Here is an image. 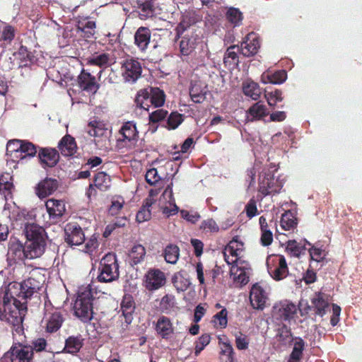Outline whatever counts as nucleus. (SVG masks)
<instances>
[{"mask_svg":"<svg viewBox=\"0 0 362 362\" xmlns=\"http://www.w3.org/2000/svg\"><path fill=\"white\" fill-rule=\"evenodd\" d=\"M243 251V243L238 240V237L234 238L223 250L226 262L232 265L239 264L240 262H244L241 259Z\"/></svg>","mask_w":362,"mask_h":362,"instance_id":"6","label":"nucleus"},{"mask_svg":"<svg viewBox=\"0 0 362 362\" xmlns=\"http://www.w3.org/2000/svg\"><path fill=\"white\" fill-rule=\"evenodd\" d=\"M243 92L245 95L257 100L261 95V89L257 83L250 81L243 86Z\"/></svg>","mask_w":362,"mask_h":362,"instance_id":"37","label":"nucleus"},{"mask_svg":"<svg viewBox=\"0 0 362 362\" xmlns=\"http://www.w3.org/2000/svg\"><path fill=\"white\" fill-rule=\"evenodd\" d=\"M250 300L255 309L262 310L266 305L267 296L259 285L255 284L250 291Z\"/></svg>","mask_w":362,"mask_h":362,"instance_id":"14","label":"nucleus"},{"mask_svg":"<svg viewBox=\"0 0 362 362\" xmlns=\"http://www.w3.org/2000/svg\"><path fill=\"white\" fill-rule=\"evenodd\" d=\"M22 141L21 140H13L8 141L7 144V151L10 153L18 152L21 151Z\"/></svg>","mask_w":362,"mask_h":362,"instance_id":"62","label":"nucleus"},{"mask_svg":"<svg viewBox=\"0 0 362 362\" xmlns=\"http://www.w3.org/2000/svg\"><path fill=\"white\" fill-rule=\"evenodd\" d=\"M40 284L33 277L22 283H10L6 289L7 298H13V303H8L4 309V320L14 327H19L27 313L26 300L39 290Z\"/></svg>","mask_w":362,"mask_h":362,"instance_id":"1","label":"nucleus"},{"mask_svg":"<svg viewBox=\"0 0 362 362\" xmlns=\"http://www.w3.org/2000/svg\"><path fill=\"white\" fill-rule=\"evenodd\" d=\"M21 152L25 153L26 156H34L37 151L35 146L29 142H24L22 141V146Z\"/></svg>","mask_w":362,"mask_h":362,"instance_id":"59","label":"nucleus"},{"mask_svg":"<svg viewBox=\"0 0 362 362\" xmlns=\"http://www.w3.org/2000/svg\"><path fill=\"white\" fill-rule=\"evenodd\" d=\"M144 284L147 290L155 291L166 284V276L160 270L152 269L145 274Z\"/></svg>","mask_w":362,"mask_h":362,"instance_id":"8","label":"nucleus"},{"mask_svg":"<svg viewBox=\"0 0 362 362\" xmlns=\"http://www.w3.org/2000/svg\"><path fill=\"white\" fill-rule=\"evenodd\" d=\"M276 182L274 177L271 175H265L260 180L259 182V191L264 195L273 192H277L279 188L274 187V184Z\"/></svg>","mask_w":362,"mask_h":362,"instance_id":"27","label":"nucleus"},{"mask_svg":"<svg viewBox=\"0 0 362 362\" xmlns=\"http://www.w3.org/2000/svg\"><path fill=\"white\" fill-rule=\"evenodd\" d=\"M63 319L59 313H54L48 318L47 323V330L49 332L57 331L62 325Z\"/></svg>","mask_w":362,"mask_h":362,"instance_id":"38","label":"nucleus"},{"mask_svg":"<svg viewBox=\"0 0 362 362\" xmlns=\"http://www.w3.org/2000/svg\"><path fill=\"white\" fill-rule=\"evenodd\" d=\"M82 346V340L78 337H70L66 341L64 351L67 353L75 354Z\"/></svg>","mask_w":362,"mask_h":362,"instance_id":"39","label":"nucleus"},{"mask_svg":"<svg viewBox=\"0 0 362 362\" xmlns=\"http://www.w3.org/2000/svg\"><path fill=\"white\" fill-rule=\"evenodd\" d=\"M173 284L178 291H184L188 288L190 285L189 279L182 274H176L173 277Z\"/></svg>","mask_w":362,"mask_h":362,"instance_id":"40","label":"nucleus"},{"mask_svg":"<svg viewBox=\"0 0 362 362\" xmlns=\"http://www.w3.org/2000/svg\"><path fill=\"white\" fill-rule=\"evenodd\" d=\"M296 310V306L293 303L283 301L274 305L273 315L277 319L286 320L293 317Z\"/></svg>","mask_w":362,"mask_h":362,"instance_id":"10","label":"nucleus"},{"mask_svg":"<svg viewBox=\"0 0 362 362\" xmlns=\"http://www.w3.org/2000/svg\"><path fill=\"white\" fill-rule=\"evenodd\" d=\"M194 47V42L193 40L184 37L180 42V50L182 54L189 55Z\"/></svg>","mask_w":362,"mask_h":362,"instance_id":"48","label":"nucleus"},{"mask_svg":"<svg viewBox=\"0 0 362 362\" xmlns=\"http://www.w3.org/2000/svg\"><path fill=\"white\" fill-rule=\"evenodd\" d=\"M88 62L91 64L98 66H107L111 64L112 60L109 55L105 53L93 55L88 59Z\"/></svg>","mask_w":362,"mask_h":362,"instance_id":"46","label":"nucleus"},{"mask_svg":"<svg viewBox=\"0 0 362 362\" xmlns=\"http://www.w3.org/2000/svg\"><path fill=\"white\" fill-rule=\"evenodd\" d=\"M268 115V112L264 105L261 102H257L252 105L246 112V120L253 122L260 120Z\"/></svg>","mask_w":362,"mask_h":362,"instance_id":"18","label":"nucleus"},{"mask_svg":"<svg viewBox=\"0 0 362 362\" xmlns=\"http://www.w3.org/2000/svg\"><path fill=\"white\" fill-rule=\"evenodd\" d=\"M134 303L131 296H124L121 303V310L127 324L131 323L133 317L132 314L134 310Z\"/></svg>","mask_w":362,"mask_h":362,"instance_id":"24","label":"nucleus"},{"mask_svg":"<svg viewBox=\"0 0 362 362\" xmlns=\"http://www.w3.org/2000/svg\"><path fill=\"white\" fill-rule=\"evenodd\" d=\"M75 315L83 322H89L93 315V294L89 286L79 288L74 304Z\"/></svg>","mask_w":362,"mask_h":362,"instance_id":"3","label":"nucleus"},{"mask_svg":"<svg viewBox=\"0 0 362 362\" xmlns=\"http://www.w3.org/2000/svg\"><path fill=\"white\" fill-rule=\"evenodd\" d=\"M148 102H149V97L146 90L140 91L136 98V103L138 106L145 110H148Z\"/></svg>","mask_w":362,"mask_h":362,"instance_id":"52","label":"nucleus"},{"mask_svg":"<svg viewBox=\"0 0 362 362\" xmlns=\"http://www.w3.org/2000/svg\"><path fill=\"white\" fill-rule=\"evenodd\" d=\"M210 339L211 337L209 334H203L199 338L195 347L196 355H198L209 344Z\"/></svg>","mask_w":362,"mask_h":362,"instance_id":"55","label":"nucleus"},{"mask_svg":"<svg viewBox=\"0 0 362 362\" xmlns=\"http://www.w3.org/2000/svg\"><path fill=\"white\" fill-rule=\"evenodd\" d=\"M25 235L28 241L23 250L24 256L28 259L40 257L46 245L45 230L37 225L29 224L25 227Z\"/></svg>","mask_w":362,"mask_h":362,"instance_id":"2","label":"nucleus"},{"mask_svg":"<svg viewBox=\"0 0 362 362\" xmlns=\"http://www.w3.org/2000/svg\"><path fill=\"white\" fill-rule=\"evenodd\" d=\"M150 37L151 33L149 30L146 28L141 27L134 35L135 43L141 50H144L150 42Z\"/></svg>","mask_w":362,"mask_h":362,"instance_id":"25","label":"nucleus"},{"mask_svg":"<svg viewBox=\"0 0 362 362\" xmlns=\"http://www.w3.org/2000/svg\"><path fill=\"white\" fill-rule=\"evenodd\" d=\"M130 258L132 259L134 264L139 263L145 255V249L141 245H134L129 254Z\"/></svg>","mask_w":362,"mask_h":362,"instance_id":"47","label":"nucleus"},{"mask_svg":"<svg viewBox=\"0 0 362 362\" xmlns=\"http://www.w3.org/2000/svg\"><path fill=\"white\" fill-rule=\"evenodd\" d=\"M157 206L165 217H170L178 212V207L175 203L172 183L166 187L163 194L157 199Z\"/></svg>","mask_w":362,"mask_h":362,"instance_id":"5","label":"nucleus"},{"mask_svg":"<svg viewBox=\"0 0 362 362\" xmlns=\"http://www.w3.org/2000/svg\"><path fill=\"white\" fill-rule=\"evenodd\" d=\"M156 331L163 337L172 334L173 329L170 320L166 317H160L157 322Z\"/></svg>","mask_w":362,"mask_h":362,"instance_id":"31","label":"nucleus"},{"mask_svg":"<svg viewBox=\"0 0 362 362\" xmlns=\"http://www.w3.org/2000/svg\"><path fill=\"white\" fill-rule=\"evenodd\" d=\"M294 339L292 338L290 330L285 326L278 329L274 345L276 348L289 344Z\"/></svg>","mask_w":362,"mask_h":362,"instance_id":"26","label":"nucleus"},{"mask_svg":"<svg viewBox=\"0 0 362 362\" xmlns=\"http://www.w3.org/2000/svg\"><path fill=\"white\" fill-rule=\"evenodd\" d=\"M165 95L159 88H153L151 89V97L149 102L155 107H160L164 104Z\"/></svg>","mask_w":362,"mask_h":362,"instance_id":"42","label":"nucleus"},{"mask_svg":"<svg viewBox=\"0 0 362 362\" xmlns=\"http://www.w3.org/2000/svg\"><path fill=\"white\" fill-rule=\"evenodd\" d=\"M288 274V269L286 259L283 256L279 257L278 266L272 272V276L276 280H281L287 276Z\"/></svg>","mask_w":362,"mask_h":362,"instance_id":"32","label":"nucleus"},{"mask_svg":"<svg viewBox=\"0 0 362 362\" xmlns=\"http://www.w3.org/2000/svg\"><path fill=\"white\" fill-rule=\"evenodd\" d=\"M58 147L62 154L66 156L73 155L77 148L74 139L70 135L64 136L60 141Z\"/></svg>","mask_w":362,"mask_h":362,"instance_id":"23","label":"nucleus"},{"mask_svg":"<svg viewBox=\"0 0 362 362\" xmlns=\"http://www.w3.org/2000/svg\"><path fill=\"white\" fill-rule=\"evenodd\" d=\"M235 343L238 349L243 350L247 348L249 340L245 335L240 334L235 337Z\"/></svg>","mask_w":362,"mask_h":362,"instance_id":"60","label":"nucleus"},{"mask_svg":"<svg viewBox=\"0 0 362 362\" xmlns=\"http://www.w3.org/2000/svg\"><path fill=\"white\" fill-rule=\"evenodd\" d=\"M316 313L320 315H323L325 313V308L328 306L327 301L325 299L323 293L318 292L315 294L312 300Z\"/></svg>","mask_w":362,"mask_h":362,"instance_id":"36","label":"nucleus"},{"mask_svg":"<svg viewBox=\"0 0 362 362\" xmlns=\"http://www.w3.org/2000/svg\"><path fill=\"white\" fill-rule=\"evenodd\" d=\"M214 317L218 321V325L221 327H226L227 325V311L223 309L221 312L217 313Z\"/></svg>","mask_w":362,"mask_h":362,"instance_id":"63","label":"nucleus"},{"mask_svg":"<svg viewBox=\"0 0 362 362\" xmlns=\"http://www.w3.org/2000/svg\"><path fill=\"white\" fill-rule=\"evenodd\" d=\"M98 245V237L95 235H92L86 244V251L87 252H92L97 248Z\"/></svg>","mask_w":362,"mask_h":362,"instance_id":"64","label":"nucleus"},{"mask_svg":"<svg viewBox=\"0 0 362 362\" xmlns=\"http://www.w3.org/2000/svg\"><path fill=\"white\" fill-rule=\"evenodd\" d=\"M227 18L235 25L242 20V14L238 9L230 8L227 12Z\"/></svg>","mask_w":362,"mask_h":362,"instance_id":"54","label":"nucleus"},{"mask_svg":"<svg viewBox=\"0 0 362 362\" xmlns=\"http://www.w3.org/2000/svg\"><path fill=\"white\" fill-rule=\"evenodd\" d=\"M200 228L207 233H217L219 228L212 219H208L202 222Z\"/></svg>","mask_w":362,"mask_h":362,"instance_id":"53","label":"nucleus"},{"mask_svg":"<svg viewBox=\"0 0 362 362\" xmlns=\"http://www.w3.org/2000/svg\"><path fill=\"white\" fill-rule=\"evenodd\" d=\"M111 185L110 177L104 172L98 173L94 180V185L102 191L108 189Z\"/></svg>","mask_w":362,"mask_h":362,"instance_id":"35","label":"nucleus"},{"mask_svg":"<svg viewBox=\"0 0 362 362\" xmlns=\"http://www.w3.org/2000/svg\"><path fill=\"white\" fill-rule=\"evenodd\" d=\"M208 92L207 86L202 81H194L192 83L189 93L195 103H202L204 100Z\"/></svg>","mask_w":362,"mask_h":362,"instance_id":"17","label":"nucleus"},{"mask_svg":"<svg viewBox=\"0 0 362 362\" xmlns=\"http://www.w3.org/2000/svg\"><path fill=\"white\" fill-rule=\"evenodd\" d=\"M237 50L238 48L235 46H231L227 49L224 57L226 65L237 66L238 64Z\"/></svg>","mask_w":362,"mask_h":362,"instance_id":"43","label":"nucleus"},{"mask_svg":"<svg viewBox=\"0 0 362 362\" xmlns=\"http://www.w3.org/2000/svg\"><path fill=\"white\" fill-rule=\"evenodd\" d=\"M65 240L70 245H79L85 240L82 229L74 225H68L65 228Z\"/></svg>","mask_w":362,"mask_h":362,"instance_id":"15","label":"nucleus"},{"mask_svg":"<svg viewBox=\"0 0 362 362\" xmlns=\"http://www.w3.org/2000/svg\"><path fill=\"white\" fill-rule=\"evenodd\" d=\"M309 254L310 259L317 262L322 261L326 255L325 251L322 249L316 247L315 246H312L309 249Z\"/></svg>","mask_w":362,"mask_h":362,"instance_id":"50","label":"nucleus"},{"mask_svg":"<svg viewBox=\"0 0 362 362\" xmlns=\"http://www.w3.org/2000/svg\"><path fill=\"white\" fill-rule=\"evenodd\" d=\"M259 42L257 37L252 33L247 35L246 40L241 44V52L245 57L255 55L259 48Z\"/></svg>","mask_w":362,"mask_h":362,"instance_id":"16","label":"nucleus"},{"mask_svg":"<svg viewBox=\"0 0 362 362\" xmlns=\"http://www.w3.org/2000/svg\"><path fill=\"white\" fill-rule=\"evenodd\" d=\"M58 188L56 180L45 178L41 180L35 187V194L40 199H44L53 194Z\"/></svg>","mask_w":362,"mask_h":362,"instance_id":"11","label":"nucleus"},{"mask_svg":"<svg viewBox=\"0 0 362 362\" xmlns=\"http://www.w3.org/2000/svg\"><path fill=\"white\" fill-rule=\"evenodd\" d=\"M160 307L163 309L168 310L173 308L175 305V297L173 295H165L160 300Z\"/></svg>","mask_w":362,"mask_h":362,"instance_id":"58","label":"nucleus"},{"mask_svg":"<svg viewBox=\"0 0 362 362\" xmlns=\"http://www.w3.org/2000/svg\"><path fill=\"white\" fill-rule=\"evenodd\" d=\"M45 206L52 218L62 216L66 210L64 202L59 199H49L45 202Z\"/></svg>","mask_w":362,"mask_h":362,"instance_id":"20","label":"nucleus"},{"mask_svg":"<svg viewBox=\"0 0 362 362\" xmlns=\"http://www.w3.org/2000/svg\"><path fill=\"white\" fill-rule=\"evenodd\" d=\"M125 202L123 197L120 196L112 198L111 205L109 208V213L112 216L117 215L123 208Z\"/></svg>","mask_w":362,"mask_h":362,"instance_id":"45","label":"nucleus"},{"mask_svg":"<svg viewBox=\"0 0 362 362\" xmlns=\"http://www.w3.org/2000/svg\"><path fill=\"white\" fill-rule=\"evenodd\" d=\"M88 127V134L94 137L106 136V134L108 133L107 129H106L105 125L100 122H90Z\"/></svg>","mask_w":362,"mask_h":362,"instance_id":"33","label":"nucleus"},{"mask_svg":"<svg viewBox=\"0 0 362 362\" xmlns=\"http://www.w3.org/2000/svg\"><path fill=\"white\" fill-rule=\"evenodd\" d=\"M160 177L158 174V171L156 168H151L148 170L146 173V180L150 185H155L159 180Z\"/></svg>","mask_w":362,"mask_h":362,"instance_id":"57","label":"nucleus"},{"mask_svg":"<svg viewBox=\"0 0 362 362\" xmlns=\"http://www.w3.org/2000/svg\"><path fill=\"white\" fill-rule=\"evenodd\" d=\"M286 250L291 255L298 257L304 248L299 246L296 240H289L286 243Z\"/></svg>","mask_w":362,"mask_h":362,"instance_id":"49","label":"nucleus"},{"mask_svg":"<svg viewBox=\"0 0 362 362\" xmlns=\"http://www.w3.org/2000/svg\"><path fill=\"white\" fill-rule=\"evenodd\" d=\"M9 357L11 362H31L33 349L31 346L18 345L11 348Z\"/></svg>","mask_w":362,"mask_h":362,"instance_id":"9","label":"nucleus"},{"mask_svg":"<svg viewBox=\"0 0 362 362\" xmlns=\"http://www.w3.org/2000/svg\"><path fill=\"white\" fill-rule=\"evenodd\" d=\"M13 189L12 177L9 173H4L0 176V193L6 199L11 195Z\"/></svg>","mask_w":362,"mask_h":362,"instance_id":"28","label":"nucleus"},{"mask_svg":"<svg viewBox=\"0 0 362 362\" xmlns=\"http://www.w3.org/2000/svg\"><path fill=\"white\" fill-rule=\"evenodd\" d=\"M182 115L177 112H173L168 117V124L170 128L175 129L182 123Z\"/></svg>","mask_w":362,"mask_h":362,"instance_id":"56","label":"nucleus"},{"mask_svg":"<svg viewBox=\"0 0 362 362\" xmlns=\"http://www.w3.org/2000/svg\"><path fill=\"white\" fill-rule=\"evenodd\" d=\"M95 27V22L87 18L79 20L77 25V29L84 33V37L88 38L94 35Z\"/></svg>","mask_w":362,"mask_h":362,"instance_id":"29","label":"nucleus"},{"mask_svg":"<svg viewBox=\"0 0 362 362\" xmlns=\"http://www.w3.org/2000/svg\"><path fill=\"white\" fill-rule=\"evenodd\" d=\"M297 226V218L290 211H286L282 214L281 219V226L285 230L293 229Z\"/></svg>","mask_w":362,"mask_h":362,"instance_id":"34","label":"nucleus"},{"mask_svg":"<svg viewBox=\"0 0 362 362\" xmlns=\"http://www.w3.org/2000/svg\"><path fill=\"white\" fill-rule=\"evenodd\" d=\"M264 97L267 99L269 105L271 107H274L277 102L281 101L283 100L281 97V92L278 90H275L274 92L266 93Z\"/></svg>","mask_w":362,"mask_h":362,"instance_id":"51","label":"nucleus"},{"mask_svg":"<svg viewBox=\"0 0 362 362\" xmlns=\"http://www.w3.org/2000/svg\"><path fill=\"white\" fill-rule=\"evenodd\" d=\"M304 345L305 343L302 339L296 337L293 339V349L290 355L288 362H300Z\"/></svg>","mask_w":362,"mask_h":362,"instance_id":"30","label":"nucleus"},{"mask_svg":"<svg viewBox=\"0 0 362 362\" xmlns=\"http://www.w3.org/2000/svg\"><path fill=\"white\" fill-rule=\"evenodd\" d=\"M118 276L116 257L113 254L108 253L100 261V274L98 279L100 281L110 282L116 279Z\"/></svg>","mask_w":362,"mask_h":362,"instance_id":"4","label":"nucleus"},{"mask_svg":"<svg viewBox=\"0 0 362 362\" xmlns=\"http://www.w3.org/2000/svg\"><path fill=\"white\" fill-rule=\"evenodd\" d=\"M78 83L80 88L83 90L94 93L98 90V85L96 84L95 78L85 71H82L78 76Z\"/></svg>","mask_w":362,"mask_h":362,"instance_id":"19","label":"nucleus"},{"mask_svg":"<svg viewBox=\"0 0 362 362\" xmlns=\"http://www.w3.org/2000/svg\"><path fill=\"white\" fill-rule=\"evenodd\" d=\"M167 115V112L163 110H157L153 112L150 116L149 119L151 122H158L163 119Z\"/></svg>","mask_w":362,"mask_h":362,"instance_id":"61","label":"nucleus"},{"mask_svg":"<svg viewBox=\"0 0 362 362\" xmlns=\"http://www.w3.org/2000/svg\"><path fill=\"white\" fill-rule=\"evenodd\" d=\"M157 195L158 192L156 190H150L148 197L146 199L143 206L136 214V221L139 223L148 221L151 218V213L149 207L156 203Z\"/></svg>","mask_w":362,"mask_h":362,"instance_id":"13","label":"nucleus"},{"mask_svg":"<svg viewBox=\"0 0 362 362\" xmlns=\"http://www.w3.org/2000/svg\"><path fill=\"white\" fill-rule=\"evenodd\" d=\"M250 268L245 262L232 265L230 275L233 284L236 286H242L249 281Z\"/></svg>","mask_w":362,"mask_h":362,"instance_id":"7","label":"nucleus"},{"mask_svg":"<svg viewBox=\"0 0 362 362\" xmlns=\"http://www.w3.org/2000/svg\"><path fill=\"white\" fill-rule=\"evenodd\" d=\"M124 139L129 141L134 139L137 134L136 126L131 122L124 124L120 130Z\"/></svg>","mask_w":362,"mask_h":362,"instance_id":"44","label":"nucleus"},{"mask_svg":"<svg viewBox=\"0 0 362 362\" xmlns=\"http://www.w3.org/2000/svg\"><path fill=\"white\" fill-rule=\"evenodd\" d=\"M41 163L47 167H54L59 159V155L55 149L45 148L39 153Z\"/></svg>","mask_w":362,"mask_h":362,"instance_id":"21","label":"nucleus"},{"mask_svg":"<svg viewBox=\"0 0 362 362\" xmlns=\"http://www.w3.org/2000/svg\"><path fill=\"white\" fill-rule=\"evenodd\" d=\"M122 75L126 81L134 82L141 75V67L140 64L134 59L127 60L122 66Z\"/></svg>","mask_w":362,"mask_h":362,"instance_id":"12","label":"nucleus"},{"mask_svg":"<svg viewBox=\"0 0 362 362\" xmlns=\"http://www.w3.org/2000/svg\"><path fill=\"white\" fill-rule=\"evenodd\" d=\"M164 257L167 262L176 263L179 257V248L173 245L167 246L164 251Z\"/></svg>","mask_w":362,"mask_h":362,"instance_id":"41","label":"nucleus"},{"mask_svg":"<svg viewBox=\"0 0 362 362\" xmlns=\"http://www.w3.org/2000/svg\"><path fill=\"white\" fill-rule=\"evenodd\" d=\"M286 79V72L284 70L272 73L267 70L261 76V81L263 83L279 84L285 81Z\"/></svg>","mask_w":362,"mask_h":362,"instance_id":"22","label":"nucleus"}]
</instances>
